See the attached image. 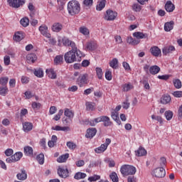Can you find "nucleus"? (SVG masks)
Masks as SVG:
<instances>
[{
  "mask_svg": "<svg viewBox=\"0 0 182 182\" xmlns=\"http://www.w3.org/2000/svg\"><path fill=\"white\" fill-rule=\"evenodd\" d=\"M68 14L73 16V15H77L80 12V4L76 0H72L68 4Z\"/></svg>",
  "mask_w": 182,
  "mask_h": 182,
  "instance_id": "nucleus-1",
  "label": "nucleus"
},
{
  "mask_svg": "<svg viewBox=\"0 0 182 182\" xmlns=\"http://www.w3.org/2000/svg\"><path fill=\"white\" fill-rule=\"evenodd\" d=\"M77 52L69 50L64 55V59L66 63H73L74 62H80V58L77 57Z\"/></svg>",
  "mask_w": 182,
  "mask_h": 182,
  "instance_id": "nucleus-2",
  "label": "nucleus"
},
{
  "mask_svg": "<svg viewBox=\"0 0 182 182\" xmlns=\"http://www.w3.org/2000/svg\"><path fill=\"white\" fill-rule=\"evenodd\" d=\"M136 171V167L132 165H123L120 168V172L124 177L126 176H134Z\"/></svg>",
  "mask_w": 182,
  "mask_h": 182,
  "instance_id": "nucleus-3",
  "label": "nucleus"
},
{
  "mask_svg": "<svg viewBox=\"0 0 182 182\" xmlns=\"http://www.w3.org/2000/svg\"><path fill=\"white\" fill-rule=\"evenodd\" d=\"M87 77H89L87 74L80 75L78 78L77 79V85H78L80 87H83V86H86V85L89 83V80H87Z\"/></svg>",
  "mask_w": 182,
  "mask_h": 182,
  "instance_id": "nucleus-4",
  "label": "nucleus"
},
{
  "mask_svg": "<svg viewBox=\"0 0 182 182\" xmlns=\"http://www.w3.org/2000/svg\"><path fill=\"white\" fill-rule=\"evenodd\" d=\"M152 176L157 178H163L166 177V170L163 167H159L152 171Z\"/></svg>",
  "mask_w": 182,
  "mask_h": 182,
  "instance_id": "nucleus-5",
  "label": "nucleus"
},
{
  "mask_svg": "<svg viewBox=\"0 0 182 182\" xmlns=\"http://www.w3.org/2000/svg\"><path fill=\"white\" fill-rule=\"evenodd\" d=\"M23 156V154H22V152H16L11 156L7 158L6 159V163H9V164L16 163V161H19V160H21V159H22Z\"/></svg>",
  "mask_w": 182,
  "mask_h": 182,
  "instance_id": "nucleus-6",
  "label": "nucleus"
},
{
  "mask_svg": "<svg viewBox=\"0 0 182 182\" xmlns=\"http://www.w3.org/2000/svg\"><path fill=\"white\" fill-rule=\"evenodd\" d=\"M103 122L105 127H109L112 126V122H110V118L107 116H101L100 117L95 118V123Z\"/></svg>",
  "mask_w": 182,
  "mask_h": 182,
  "instance_id": "nucleus-7",
  "label": "nucleus"
},
{
  "mask_svg": "<svg viewBox=\"0 0 182 182\" xmlns=\"http://www.w3.org/2000/svg\"><path fill=\"white\" fill-rule=\"evenodd\" d=\"M9 6L11 8H21L25 4V0H7Z\"/></svg>",
  "mask_w": 182,
  "mask_h": 182,
  "instance_id": "nucleus-8",
  "label": "nucleus"
},
{
  "mask_svg": "<svg viewBox=\"0 0 182 182\" xmlns=\"http://www.w3.org/2000/svg\"><path fill=\"white\" fill-rule=\"evenodd\" d=\"M57 173L61 178H66L69 177V169H68V168L59 166L57 169Z\"/></svg>",
  "mask_w": 182,
  "mask_h": 182,
  "instance_id": "nucleus-9",
  "label": "nucleus"
},
{
  "mask_svg": "<svg viewBox=\"0 0 182 182\" xmlns=\"http://www.w3.org/2000/svg\"><path fill=\"white\" fill-rule=\"evenodd\" d=\"M107 15H105V19L106 21H114L117 16V12L112 10H107L106 11Z\"/></svg>",
  "mask_w": 182,
  "mask_h": 182,
  "instance_id": "nucleus-10",
  "label": "nucleus"
},
{
  "mask_svg": "<svg viewBox=\"0 0 182 182\" xmlns=\"http://www.w3.org/2000/svg\"><path fill=\"white\" fill-rule=\"evenodd\" d=\"M97 133V129H96V128H89L87 129L85 137L87 139H93V137L96 136Z\"/></svg>",
  "mask_w": 182,
  "mask_h": 182,
  "instance_id": "nucleus-11",
  "label": "nucleus"
},
{
  "mask_svg": "<svg viewBox=\"0 0 182 182\" xmlns=\"http://www.w3.org/2000/svg\"><path fill=\"white\" fill-rule=\"evenodd\" d=\"M150 52L153 56L155 58H159V56H161V50L157 46H153L150 48Z\"/></svg>",
  "mask_w": 182,
  "mask_h": 182,
  "instance_id": "nucleus-12",
  "label": "nucleus"
},
{
  "mask_svg": "<svg viewBox=\"0 0 182 182\" xmlns=\"http://www.w3.org/2000/svg\"><path fill=\"white\" fill-rule=\"evenodd\" d=\"M69 46L72 48L70 50H73V52H77V58H81L82 56V52L77 49V47H76V44L73 41H70Z\"/></svg>",
  "mask_w": 182,
  "mask_h": 182,
  "instance_id": "nucleus-13",
  "label": "nucleus"
},
{
  "mask_svg": "<svg viewBox=\"0 0 182 182\" xmlns=\"http://www.w3.org/2000/svg\"><path fill=\"white\" fill-rule=\"evenodd\" d=\"M39 31L43 36L46 38H50V33L48 32V27L46 26H41L39 27Z\"/></svg>",
  "mask_w": 182,
  "mask_h": 182,
  "instance_id": "nucleus-14",
  "label": "nucleus"
},
{
  "mask_svg": "<svg viewBox=\"0 0 182 182\" xmlns=\"http://www.w3.org/2000/svg\"><path fill=\"white\" fill-rule=\"evenodd\" d=\"M16 178L21 181H24V180H26V178H28V173H26V171L25 169H21V172L17 173Z\"/></svg>",
  "mask_w": 182,
  "mask_h": 182,
  "instance_id": "nucleus-15",
  "label": "nucleus"
},
{
  "mask_svg": "<svg viewBox=\"0 0 182 182\" xmlns=\"http://www.w3.org/2000/svg\"><path fill=\"white\" fill-rule=\"evenodd\" d=\"M51 130H55V132H70V127L56 125L55 127H52Z\"/></svg>",
  "mask_w": 182,
  "mask_h": 182,
  "instance_id": "nucleus-16",
  "label": "nucleus"
},
{
  "mask_svg": "<svg viewBox=\"0 0 182 182\" xmlns=\"http://www.w3.org/2000/svg\"><path fill=\"white\" fill-rule=\"evenodd\" d=\"M23 150L25 156H28V157H33V149L32 146H24Z\"/></svg>",
  "mask_w": 182,
  "mask_h": 182,
  "instance_id": "nucleus-17",
  "label": "nucleus"
},
{
  "mask_svg": "<svg viewBox=\"0 0 182 182\" xmlns=\"http://www.w3.org/2000/svg\"><path fill=\"white\" fill-rule=\"evenodd\" d=\"M165 9L166 12H173L176 9V6L173 4L171 1H167L165 4Z\"/></svg>",
  "mask_w": 182,
  "mask_h": 182,
  "instance_id": "nucleus-18",
  "label": "nucleus"
},
{
  "mask_svg": "<svg viewBox=\"0 0 182 182\" xmlns=\"http://www.w3.org/2000/svg\"><path fill=\"white\" fill-rule=\"evenodd\" d=\"M53 32H60L63 29V25L60 23H54L51 27Z\"/></svg>",
  "mask_w": 182,
  "mask_h": 182,
  "instance_id": "nucleus-19",
  "label": "nucleus"
},
{
  "mask_svg": "<svg viewBox=\"0 0 182 182\" xmlns=\"http://www.w3.org/2000/svg\"><path fill=\"white\" fill-rule=\"evenodd\" d=\"M28 63H35L36 62L38 57L35 53L28 54L26 56Z\"/></svg>",
  "mask_w": 182,
  "mask_h": 182,
  "instance_id": "nucleus-20",
  "label": "nucleus"
},
{
  "mask_svg": "<svg viewBox=\"0 0 182 182\" xmlns=\"http://www.w3.org/2000/svg\"><path fill=\"white\" fill-rule=\"evenodd\" d=\"M174 28V21H171L169 22H166L164 24V31L166 32H170Z\"/></svg>",
  "mask_w": 182,
  "mask_h": 182,
  "instance_id": "nucleus-21",
  "label": "nucleus"
},
{
  "mask_svg": "<svg viewBox=\"0 0 182 182\" xmlns=\"http://www.w3.org/2000/svg\"><path fill=\"white\" fill-rule=\"evenodd\" d=\"M111 117L117 123V124H122V121H120V118L119 117V112L112 111L111 112Z\"/></svg>",
  "mask_w": 182,
  "mask_h": 182,
  "instance_id": "nucleus-22",
  "label": "nucleus"
},
{
  "mask_svg": "<svg viewBox=\"0 0 182 182\" xmlns=\"http://www.w3.org/2000/svg\"><path fill=\"white\" fill-rule=\"evenodd\" d=\"M174 50H176V48H174V46H166L162 49V53L163 55H166L168 53H171L172 52H174Z\"/></svg>",
  "mask_w": 182,
  "mask_h": 182,
  "instance_id": "nucleus-23",
  "label": "nucleus"
},
{
  "mask_svg": "<svg viewBox=\"0 0 182 182\" xmlns=\"http://www.w3.org/2000/svg\"><path fill=\"white\" fill-rule=\"evenodd\" d=\"M46 73H47L50 79H56L57 77L56 73L55 72V70H53V68L47 69L46 70Z\"/></svg>",
  "mask_w": 182,
  "mask_h": 182,
  "instance_id": "nucleus-24",
  "label": "nucleus"
},
{
  "mask_svg": "<svg viewBox=\"0 0 182 182\" xmlns=\"http://www.w3.org/2000/svg\"><path fill=\"white\" fill-rule=\"evenodd\" d=\"M160 70L161 69L159 65H152L149 68V73H151V75H157Z\"/></svg>",
  "mask_w": 182,
  "mask_h": 182,
  "instance_id": "nucleus-25",
  "label": "nucleus"
},
{
  "mask_svg": "<svg viewBox=\"0 0 182 182\" xmlns=\"http://www.w3.org/2000/svg\"><path fill=\"white\" fill-rule=\"evenodd\" d=\"M133 36H134V38H136V39H146L148 36L146 33L137 31L133 33Z\"/></svg>",
  "mask_w": 182,
  "mask_h": 182,
  "instance_id": "nucleus-26",
  "label": "nucleus"
},
{
  "mask_svg": "<svg viewBox=\"0 0 182 182\" xmlns=\"http://www.w3.org/2000/svg\"><path fill=\"white\" fill-rule=\"evenodd\" d=\"M106 150H107V146L102 144L100 146L95 149V152L97 153V154H100L102 153H105Z\"/></svg>",
  "mask_w": 182,
  "mask_h": 182,
  "instance_id": "nucleus-27",
  "label": "nucleus"
},
{
  "mask_svg": "<svg viewBox=\"0 0 182 182\" xmlns=\"http://www.w3.org/2000/svg\"><path fill=\"white\" fill-rule=\"evenodd\" d=\"M23 129L24 132H31L33 129V124L31 122H24L23 124Z\"/></svg>",
  "mask_w": 182,
  "mask_h": 182,
  "instance_id": "nucleus-28",
  "label": "nucleus"
},
{
  "mask_svg": "<svg viewBox=\"0 0 182 182\" xmlns=\"http://www.w3.org/2000/svg\"><path fill=\"white\" fill-rule=\"evenodd\" d=\"M13 39L16 42H21V41L23 39V34L22 33V32L18 31L17 33H15Z\"/></svg>",
  "mask_w": 182,
  "mask_h": 182,
  "instance_id": "nucleus-29",
  "label": "nucleus"
},
{
  "mask_svg": "<svg viewBox=\"0 0 182 182\" xmlns=\"http://www.w3.org/2000/svg\"><path fill=\"white\" fill-rule=\"evenodd\" d=\"M170 102H171V97L170 95H164L161 97V103L162 105H168Z\"/></svg>",
  "mask_w": 182,
  "mask_h": 182,
  "instance_id": "nucleus-30",
  "label": "nucleus"
},
{
  "mask_svg": "<svg viewBox=\"0 0 182 182\" xmlns=\"http://www.w3.org/2000/svg\"><path fill=\"white\" fill-rule=\"evenodd\" d=\"M147 154V151L143 147H139L137 151H136V156L138 157H141L142 156H146Z\"/></svg>",
  "mask_w": 182,
  "mask_h": 182,
  "instance_id": "nucleus-31",
  "label": "nucleus"
},
{
  "mask_svg": "<svg viewBox=\"0 0 182 182\" xmlns=\"http://www.w3.org/2000/svg\"><path fill=\"white\" fill-rule=\"evenodd\" d=\"M69 159V154L61 155L57 159L58 163H65Z\"/></svg>",
  "mask_w": 182,
  "mask_h": 182,
  "instance_id": "nucleus-32",
  "label": "nucleus"
},
{
  "mask_svg": "<svg viewBox=\"0 0 182 182\" xmlns=\"http://www.w3.org/2000/svg\"><path fill=\"white\" fill-rule=\"evenodd\" d=\"M20 23L23 28H26V26H29V18L27 17H23L21 19Z\"/></svg>",
  "mask_w": 182,
  "mask_h": 182,
  "instance_id": "nucleus-33",
  "label": "nucleus"
},
{
  "mask_svg": "<svg viewBox=\"0 0 182 182\" xmlns=\"http://www.w3.org/2000/svg\"><path fill=\"white\" fill-rule=\"evenodd\" d=\"M127 43H129V45H139L140 43V41L133 39L132 37H128L127 39Z\"/></svg>",
  "mask_w": 182,
  "mask_h": 182,
  "instance_id": "nucleus-34",
  "label": "nucleus"
},
{
  "mask_svg": "<svg viewBox=\"0 0 182 182\" xmlns=\"http://www.w3.org/2000/svg\"><path fill=\"white\" fill-rule=\"evenodd\" d=\"M64 114L66 117H68V119H73V117L75 116L73 112L70 111L68 108L65 109Z\"/></svg>",
  "mask_w": 182,
  "mask_h": 182,
  "instance_id": "nucleus-35",
  "label": "nucleus"
},
{
  "mask_svg": "<svg viewBox=\"0 0 182 182\" xmlns=\"http://www.w3.org/2000/svg\"><path fill=\"white\" fill-rule=\"evenodd\" d=\"M63 63V55H57L54 59L55 65H62Z\"/></svg>",
  "mask_w": 182,
  "mask_h": 182,
  "instance_id": "nucleus-36",
  "label": "nucleus"
},
{
  "mask_svg": "<svg viewBox=\"0 0 182 182\" xmlns=\"http://www.w3.org/2000/svg\"><path fill=\"white\" fill-rule=\"evenodd\" d=\"M33 73L37 77H43V70L42 68L36 69Z\"/></svg>",
  "mask_w": 182,
  "mask_h": 182,
  "instance_id": "nucleus-37",
  "label": "nucleus"
},
{
  "mask_svg": "<svg viewBox=\"0 0 182 182\" xmlns=\"http://www.w3.org/2000/svg\"><path fill=\"white\" fill-rule=\"evenodd\" d=\"M106 6V0H102L96 6L97 11H102Z\"/></svg>",
  "mask_w": 182,
  "mask_h": 182,
  "instance_id": "nucleus-38",
  "label": "nucleus"
},
{
  "mask_svg": "<svg viewBox=\"0 0 182 182\" xmlns=\"http://www.w3.org/2000/svg\"><path fill=\"white\" fill-rule=\"evenodd\" d=\"M74 178L75 180H80L81 178H86V173L82 172H77L75 174Z\"/></svg>",
  "mask_w": 182,
  "mask_h": 182,
  "instance_id": "nucleus-39",
  "label": "nucleus"
},
{
  "mask_svg": "<svg viewBox=\"0 0 182 182\" xmlns=\"http://www.w3.org/2000/svg\"><path fill=\"white\" fill-rule=\"evenodd\" d=\"M36 160L40 164H43L45 163V155H43V154H39L36 156Z\"/></svg>",
  "mask_w": 182,
  "mask_h": 182,
  "instance_id": "nucleus-40",
  "label": "nucleus"
},
{
  "mask_svg": "<svg viewBox=\"0 0 182 182\" xmlns=\"http://www.w3.org/2000/svg\"><path fill=\"white\" fill-rule=\"evenodd\" d=\"M119 60L117 58H113L112 60L109 63V66L112 68V69H117Z\"/></svg>",
  "mask_w": 182,
  "mask_h": 182,
  "instance_id": "nucleus-41",
  "label": "nucleus"
},
{
  "mask_svg": "<svg viewBox=\"0 0 182 182\" xmlns=\"http://www.w3.org/2000/svg\"><path fill=\"white\" fill-rule=\"evenodd\" d=\"M87 50H95L96 49V44L93 42H89L86 46Z\"/></svg>",
  "mask_w": 182,
  "mask_h": 182,
  "instance_id": "nucleus-42",
  "label": "nucleus"
},
{
  "mask_svg": "<svg viewBox=\"0 0 182 182\" xmlns=\"http://www.w3.org/2000/svg\"><path fill=\"white\" fill-rule=\"evenodd\" d=\"M109 178L112 179V182H119V176H117V173H116V172H112L109 175Z\"/></svg>",
  "mask_w": 182,
  "mask_h": 182,
  "instance_id": "nucleus-43",
  "label": "nucleus"
},
{
  "mask_svg": "<svg viewBox=\"0 0 182 182\" xmlns=\"http://www.w3.org/2000/svg\"><path fill=\"white\" fill-rule=\"evenodd\" d=\"M133 85H132V83H127V84H124L123 85V90L124 92H129V90H132V89H133Z\"/></svg>",
  "mask_w": 182,
  "mask_h": 182,
  "instance_id": "nucleus-44",
  "label": "nucleus"
},
{
  "mask_svg": "<svg viewBox=\"0 0 182 182\" xmlns=\"http://www.w3.org/2000/svg\"><path fill=\"white\" fill-rule=\"evenodd\" d=\"M0 95L1 96H6L8 95V87L6 86L0 87Z\"/></svg>",
  "mask_w": 182,
  "mask_h": 182,
  "instance_id": "nucleus-45",
  "label": "nucleus"
},
{
  "mask_svg": "<svg viewBox=\"0 0 182 182\" xmlns=\"http://www.w3.org/2000/svg\"><path fill=\"white\" fill-rule=\"evenodd\" d=\"M85 106L87 107V110H95V103L93 102H86Z\"/></svg>",
  "mask_w": 182,
  "mask_h": 182,
  "instance_id": "nucleus-46",
  "label": "nucleus"
},
{
  "mask_svg": "<svg viewBox=\"0 0 182 182\" xmlns=\"http://www.w3.org/2000/svg\"><path fill=\"white\" fill-rule=\"evenodd\" d=\"M96 73L98 79H102L103 77V70L100 68H96Z\"/></svg>",
  "mask_w": 182,
  "mask_h": 182,
  "instance_id": "nucleus-47",
  "label": "nucleus"
},
{
  "mask_svg": "<svg viewBox=\"0 0 182 182\" xmlns=\"http://www.w3.org/2000/svg\"><path fill=\"white\" fill-rule=\"evenodd\" d=\"M164 115L166 120H170L171 119H173V112H171V110L166 111Z\"/></svg>",
  "mask_w": 182,
  "mask_h": 182,
  "instance_id": "nucleus-48",
  "label": "nucleus"
},
{
  "mask_svg": "<svg viewBox=\"0 0 182 182\" xmlns=\"http://www.w3.org/2000/svg\"><path fill=\"white\" fill-rule=\"evenodd\" d=\"M173 85H174L176 89H181V87L182 86L181 81L178 79L173 80Z\"/></svg>",
  "mask_w": 182,
  "mask_h": 182,
  "instance_id": "nucleus-49",
  "label": "nucleus"
},
{
  "mask_svg": "<svg viewBox=\"0 0 182 182\" xmlns=\"http://www.w3.org/2000/svg\"><path fill=\"white\" fill-rule=\"evenodd\" d=\"M132 9L135 12H140V11H141V6H140V4H134L132 6Z\"/></svg>",
  "mask_w": 182,
  "mask_h": 182,
  "instance_id": "nucleus-50",
  "label": "nucleus"
},
{
  "mask_svg": "<svg viewBox=\"0 0 182 182\" xmlns=\"http://www.w3.org/2000/svg\"><path fill=\"white\" fill-rule=\"evenodd\" d=\"M97 180H100V176L99 175H94L88 178V181H97Z\"/></svg>",
  "mask_w": 182,
  "mask_h": 182,
  "instance_id": "nucleus-51",
  "label": "nucleus"
},
{
  "mask_svg": "<svg viewBox=\"0 0 182 182\" xmlns=\"http://www.w3.org/2000/svg\"><path fill=\"white\" fill-rule=\"evenodd\" d=\"M8 80H9V78L8 77H2L0 78V85H2V86H5L6 83H8Z\"/></svg>",
  "mask_w": 182,
  "mask_h": 182,
  "instance_id": "nucleus-52",
  "label": "nucleus"
},
{
  "mask_svg": "<svg viewBox=\"0 0 182 182\" xmlns=\"http://www.w3.org/2000/svg\"><path fill=\"white\" fill-rule=\"evenodd\" d=\"M80 32L82 33V35H89V29L85 26L80 28Z\"/></svg>",
  "mask_w": 182,
  "mask_h": 182,
  "instance_id": "nucleus-53",
  "label": "nucleus"
},
{
  "mask_svg": "<svg viewBox=\"0 0 182 182\" xmlns=\"http://www.w3.org/2000/svg\"><path fill=\"white\" fill-rule=\"evenodd\" d=\"M63 114V109H60L58 112V114H56L53 119L55 120V122H58V120H60V117Z\"/></svg>",
  "mask_w": 182,
  "mask_h": 182,
  "instance_id": "nucleus-54",
  "label": "nucleus"
},
{
  "mask_svg": "<svg viewBox=\"0 0 182 182\" xmlns=\"http://www.w3.org/2000/svg\"><path fill=\"white\" fill-rule=\"evenodd\" d=\"M4 154H6V156L7 157H11L12 156V154H14V149H7L4 151Z\"/></svg>",
  "mask_w": 182,
  "mask_h": 182,
  "instance_id": "nucleus-55",
  "label": "nucleus"
},
{
  "mask_svg": "<svg viewBox=\"0 0 182 182\" xmlns=\"http://www.w3.org/2000/svg\"><path fill=\"white\" fill-rule=\"evenodd\" d=\"M122 107L123 109H125V110H127V109L130 107V102H129V99H127L126 102L122 103Z\"/></svg>",
  "mask_w": 182,
  "mask_h": 182,
  "instance_id": "nucleus-56",
  "label": "nucleus"
},
{
  "mask_svg": "<svg viewBox=\"0 0 182 182\" xmlns=\"http://www.w3.org/2000/svg\"><path fill=\"white\" fill-rule=\"evenodd\" d=\"M4 65H6V66H8L11 63V57H9V55L4 56Z\"/></svg>",
  "mask_w": 182,
  "mask_h": 182,
  "instance_id": "nucleus-57",
  "label": "nucleus"
},
{
  "mask_svg": "<svg viewBox=\"0 0 182 182\" xmlns=\"http://www.w3.org/2000/svg\"><path fill=\"white\" fill-rule=\"evenodd\" d=\"M67 147H69L71 150H75L76 149V144L73 142L68 141L67 142Z\"/></svg>",
  "mask_w": 182,
  "mask_h": 182,
  "instance_id": "nucleus-58",
  "label": "nucleus"
},
{
  "mask_svg": "<svg viewBox=\"0 0 182 182\" xmlns=\"http://www.w3.org/2000/svg\"><path fill=\"white\" fill-rule=\"evenodd\" d=\"M158 79L161 80H168L170 79V75H158Z\"/></svg>",
  "mask_w": 182,
  "mask_h": 182,
  "instance_id": "nucleus-59",
  "label": "nucleus"
},
{
  "mask_svg": "<svg viewBox=\"0 0 182 182\" xmlns=\"http://www.w3.org/2000/svg\"><path fill=\"white\" fill-rule=\"evenodd\" d=\"M64 46H69L70 41L68 38L64 37L62 40Z\"/></svg>",
  "mask_w": 182,
  "mask_h": 182,
  "instance_id": "nucleus-60",
  "label": "nucleus"
},
{
  "mask_svg": "<svg viewBox=\"0 0 182 182\" xmlns=\"http://www.w3.org/2000/svg\"><path fill=\"white\" fill-rule=\"evenodd\" d=\"M83 4L85 6H92L93 5V0H84Z\"/></svg>",
  "mask_w": 182,
  "mask_h": 182,
  "instance_id": "nucleus-61",
  "label": "nucleus"
},
{
  "mask_svg": "<svg viewBox=\"0 0 182 182\" xmlns=\"http://www.w3.org/2000/svg\"><path fill=\"white\" fill-rule=\"evenodd\" d=\"M128 182H137V178H136L134 176H129L127 178Z\"/></svg>",
  "mask_w": 182,
  "mask_h": 182,
  "instance_id": "nucleus-62",
  "label": "nucleus"
},
{
  "mask_svg": "<svg viewBox=\"0 0 182 182\" xmlns=\"http://www.w3.org/2000/svg\"><path fill=\"white\" fill-rule=\"evenodd\" d=\"M105 78L107 80H112V73L110 71H106Z\"/></svg>",
  "mask_w": 182,
  "mask_h": 182,
  "instance_id": "nucleus-63",
  "label": "nucleus"
},
{
  "mask_svg": "<svg viewBox=\"0 0 182 182\" xmlns=\"http://www.w3.org/2000/svg\"><path fill=\"white\" fill-rule=\"evenodd\" d=\"M173 95L175 97H182V91H175Z\"/></svg>",
  "mask_w": 182,
  "mask_h": 182,
  "instance_id": "nucleus-64",
  "label": "nucleus"
}]
</instances>
